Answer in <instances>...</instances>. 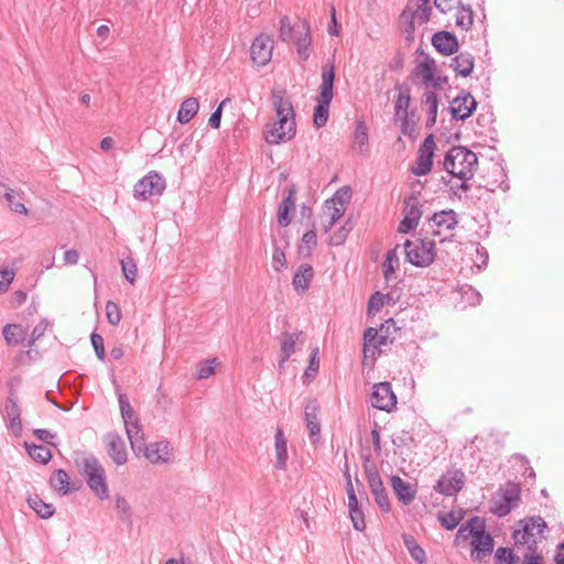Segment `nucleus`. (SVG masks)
<instances>
[{
    "label": "nucleus",
    "mask_w": 564,
    "mask_h": 564,
    "mask_svg": "<svg viewBox=\"0 0 564 564\" xmlns=\"http://www.w3.org/2000/svg\"><path fill=\"white\" fill-rule=\"evenodd\" d=\"M384 304V296L377 292L373 295H371L369 303H368V313L372 312H379Z\"/></svg>",
    "instance_id": "nucleus-58"
},
{
    "label": "nucleus",
    "mask_w": 564,
    "mask_h": 564,
    "mask_svg": "<svg viewBox=\"0 0 564 564\" xmlns=\"http://www.w3.org/2000/svg\"><path fill=\"white\" fill-rule=\"evenodd\" d=\"M90 341H91V345L94 347V350L96 352V356L100 359V360H104L105 359V347H104V338L101 335L97 334V333H93L91 336H90Z\"/></svg>",
    "instance_id": "nucleus-57"
},
{
    "label": "nucleus",
    "mask_w": 564,
    "mask_h": 564,
    "mask_svg": "<svg viewBox=\"0 0 564 564\" xmlns=\"http://www.w3.org/2000/svg\"><path fill=\"white\" fill-rule=\"evenodd\" d=\"M317 245V236L314 230H308L303 235L302 246L300 252L304 256H310L312 249Z\"/></svg>",
    "instance_id": "nucleus-48"
},
{
    "label": "nucleus",
    "mask_w": 564,
    "mask_h": 564,
    "mask_svg": "<svg viewBox=\"0 0 564 564\" xmlns=\"http://www.w3.org/2000/svg\"><path fill=\"white\" fill-rule=\"evenodd\" d=\"M391 486L398 499L404 505H409L414 500L415 489L411 484L404 481L401 477L393 476L391 478Z\"/></svg>",
    "instance_id": "nucleus-26"
},
{
    "label": "nucleus",
    "mask_w": 564,
    "mask_h": 564,
    "mask_svg": "<svg viewBox=\"0 0 564 564\" xmlns=\"http://www.w3.org/2000/svg\"><path fill=\"white\" fill-rule=\"evenodd\" d=\"M438 520L444 529H455L463 520V511L453 510L448 512H441L438 514Z\"/></svg>",
    "instance_id": "nucleus-40"
},
{
    "label": "nucleus",
    "mask_w": 564,
    "mask_h": 564,
    "mask_svg": "<svg viewBox=\"0 0 564 564\" xmlns=\"http://www.w3.org/2000/svg\"><path fill=\"white\" fill-rule=\"evenodd\" d=\"M302 332L300 333H283L281 337V355L283 359H289L295 351V344L300 340Z\"/></svg>",
    "instance_id": "nucleus-32"
},
{
    "label": "nucleus",
    "mask_w": 564,
    "mask_h": 564,
    "mask_svg": "<svg viewBox=\"0 0 564 564\" xmlns=\"http://www.w3.org/2000/svg\"><path fill=\"white\" fill-rule=\"evenodd\" d=\"M366 473L369 487L372 495L375 496L377 505L382 511H388L390 509V502L379 473L376 470V468H367Z\"/></svg>",
    "instance_id": "nucleus-18"
},
{
    "label": "nucleus",
    "mask_w": 564,
    "mask_h": 564,
    "mask_svg": "<svg viewBox=\"0 0 564 564\" xmlns=\"http://www.w3.org/2000/svg\"><path fill=\"white\" fill-rule=\"evenodd\" d=\"M286 264V259L283 250L276 246H274L273 254H272V268L275 271H281Z\"/></svg>",
    "instance_id": "nucleus-54"
},
{
    "label": "nucleus",
    "mask_w": 564,
    "mask_h": 564,
    "mask_svg": "<svg viewBox=\"0 0 564 564\" xmlns=\"http://www.w3.org/2000/svg\"><path fill=\"white\" fill-rule=\"evenodd\" d=\"M435 62L432 58H426L420 63L415 68V75L422 78L425 85L430 84L434 79Z\"/></svg>",
    "instance_id": "nucleus-37"
},
{
    "label": "nucleus",
    "mask_w": 564,
    "mask_h": 564,
    "mask_svg": "<svg viewBox=\"0 0 564 564\" xmlns=\"http://www.w3.org/2000/svg\"><path fill=\"white\" fill-rule=\"evenodd\" d=\"M107 453L118 465L127 462V451L123 440L116 434H110L107 437Z\"/></svg>",
    "instance_id": "nucleus-24"
},
{
    "label": "nucleus",
    "mask_w": 564,
    "mask_h": 564,
    "mask_svg": "<svg viewBox=\"0 0 564 564\" xmlns=\"http://www.w3.org/2000/svg\"><path fill=\"white\" fill-rule=\"evenodd\" d=\"M435 150V142L433 134H429L423 143L421 144L417 158H416V166L412 169V172L415 175H426L433 165V156Z\"/></svg>",
    "instance_id": "nucleus-15"
},
{
    "label": "nucleus",
    "mask_w": 564,
    "mask_h": 564,
    "mask_svg": "<svg viewBox=\"0 0 564 564\" xmlns=\"http://www.w3.org/2000/svg\"><path fill=\"white\" fill-rule=\"evenodd\" d=\"M4 411L7 414V417H18L21 416V410L18 405L17 400L13 398V394L10 393V395L7 399Z\"/></svg>",
    "instance_id": "nucleus-55"
},
{
    "label": "nucleus",
    "mask_w": 564,
    "mask_h": 564,
    "mask_svg": "<svg viewBox=\"0 0 564 564\" xmlns=\"http://www.w3.org/2000/svg\"><path fill=\"white\" fill-rule=\"evenodd\" d=\"M165 189V180L158 172H150L134 185L133 195L137 199H148L161 195Z\"/></svg>",
    "instance_id": "nucleus-12"
},
{
    "label": "nucleus",
    "mask_w": 564,
    "mask_h": 564,
    "mask_svg": "<svg viewBox=\"0 0 564 564\" xmlns=\"http://www.w3.org/2000/svg\"><path fill=\"white\" fill-rule=\"evenodd\" d=\"M296 134L295 120L276 119L268 123L264 130V139L270 144H279L292 140Z\"/></svg>",
    "instance_id": "nucleus-11"
},
{
    "label": "nucleus",
    "mask_w": 564,
    "mask_h": 564,
    "mask_svg": "<svg viewBox=\"0 0 564 564\" xmlns=\"http://www.w3.org/2000/svg\"><path fill=\"white\" fill-rule=\"evenodd\" d=\"M50 482L54 490L62 492L63 495L69 491V476L63 469L55 470Z\"/></svg>",
    "instance_id": "nucleus-36"
},
{
    "label": "nucleus",
    "mask_w": 564,
    "mask_h": 564,
    "mask_svg": "<svg viewBox=\"0 0 564 564\" xmlns=\"http://www.w3.org/2000/svg\"><path fill=\"white\" fill-rule=\"evenodd\" d=\"M403 541L409 553L417 564H424L426 556L425 551L416 541L409 534L403 535Z\"/></svg>",
    "instance_id": "nucleus-35"
},
{
    "label": "nucleus",
    "mask_w": 564,
    "mask_h": 564,
    "mask_svg": "<svg viewBox=\"0 0 564 564\" xmlns=\"http://www.w3.org/2000/svg\"><path fill=\"white\" fill-rule=\"evenodd\" d=\"M465 484V474L460 470L446 471L436 482L434 489L445 496L456 495Z\"/></svg>",
    "instance_id": "nucleus-16"
},
{
    "label": "nucleus",
    "mask_w": 564,
    "mask_h": 564,
    "mask_svg": "<svg viewBox=\"0 0 564 564\" xmlns=\"http://www.w3.org/2000/svg\"><path fill=\"white\" fill-rule=\"evenodd\" d=\"M520 499V487L514 482H507L490 501V510L498 517L507 516L517 507Z\"/></svg>",
    "instance_id": "nucleus-10"
},
{
    "label": "nucleus",
    "mask_w": 564,
    "mask_h": 564,
    "mask_svg": "<svg viewBox=\"0 0 564 564\" xmlns=\"http://www.w3.org/2000/svg\"><path fill=\"white\" fill-rule=\"evenodd\" d=\"M24 446L28 454L37 463L46 464L52 458L51 451L43 445H36L25 442Z\"/></svg>",
    "instance_id": "nucleus-33"
},
{
    "label": "nucleus",
    "mask_w": 564,
    "mask_h": 564,
    "mask_svg": "<svg viewBox=\"0 0 564 564\" xmlns=\"http://www.w3.org/2000/svg\"><path fill=\"white\" fill-rule=\"evenodd\" d=\"M14 271L12 269L0 270V293L8 291L10 284L14 279Z\"/></svg>",
    "instance_id": "nucleus-56"
},
{
    "label": "nucleus",
    "mask_w": 564,
    "mask_h": 564,
    "mask_svg": "<svg viewBox=\"0 0 564 564\" xmlns=\"http://www.w3.org/2000/svg\"><path fill=\"white\" fill-rule=\"evenodd\" d=\"M401 120V131L405 135H411L414 131L415 123L409 118V113L398 117Z\"/></svg>",
    "instance_id": "nucleus-63"
},
{
    "label": "nucleus",
    "mask_w": 564,
    "mask_h": 564,
    "mask_svg": "<svg viewBox=\"0 0 564 564\" xmlns=\"http://www.w3.org/2000/svg\"><path fill=\"white\" fill-rule=\"evenodd\" d=\"M335 67L333 63L326 64L322 69V84L319 86L317 105L314 108L313 122L316 128H322L328 120V109L333 99Z\"/></svg>",
    "instance_id": "nucleus-3"
},
{
    "label": "nucleus",
    "mask_w": 564,
    "mask_h": 564,
    "mask_svg": "<svg viewBox=\"0 0 564 564\" xmlns=\"http://www.w3.org/2000/svg\"><path fill=\"white\" fill-rule=\"evenodd\" d=\"M398 330L395 322L390 318L381 324L379 329L369 327L364 334V355L365 358L375 357L380 346L392 343L394 337L393 333Z\"/></svg>",
    "instance_id": "nucleus-7"
},
{
    "label": "nucleus",
    "mask_w": 564,
    "mask_h": 564,
    "mask_svg": "<svg viewBox=\"0 0 564 564\" xmlns=\"http://www.w3.org/2000/svg\"><path fill=\"white\" fill-rule=\"evenodd\" d=\"M370 402L373 408L391 412L397 405V395L392 391L389 382L376 383L372 388Z\"/></svg>",
    "instance_id": "nucleus-13"
},
{
    "label": "nucleus",
    "mask_w": 564,
    "mask_h": 564,
    "mask_svg": "<svg viewBox=\"0 0 564 564\" xmlns=\"http://www.w3.org/2000/svg\"><path fill=\"white\" fill-rule=\"evenodd\" d=\"M106 316L111 325H118L121 321V312L119 306L115 303L109 301L106 304Z\"/></svg>",
    "instance_id": "nucleus-50"
},
{
    "label": "nucleus",
    "mask_w": 564,
    "mask_h": 564,
    "mask_svg": "<svg viewBox=\"0 0 564 564\" xmlns=\"http://www.w3.org/2000/svg\"><path fill=\"white\" fill-rule=\"evenodd\" d=\"M475 66V58L469 52H462L452 59L451 67L460 76L467 77Z\"/></svg>",
    "instance_id": "nucleus-27"
},
{
    "label": "nucleus",
    "mask_w": 564,
    "mask_h": 564,
    "mask_svg": "<svg viewBox=\"0 0 564 564\" xmlns=\"http://www.w3.org/2000/svg\"><path fill=\"white\" fill-rule=\"evenodd\" d=\"M433 46L444 55H451L458 50V42L455 35L449 32L441 31L432 37Z\"/></svg>",
    "instance_id": "nucleus-23"
},
{
    "label": "nucleus",
    "mask_w": 564,
    "mask_h": 564,
    "mask_svg": "<svg viewBox=\"0 0 564 564\" xmlns=\"http://www.w3.org/2000/svg\"><path fill=\"white\" fill-rule=\"evenodd\" d=\"M457 224V214L453 209L435 213L430 219V226L433 228V235L435 236L441 235L442 229L453 230Z\"/></svg>",
    "instance_id": "nucleus-21"
},
{
    "label": "nucleus",
    "mask_w": 564,
    "mask_h": 564,
    "mask_svg": "<svg viewBox=\"0 0 564 564\" xmlns=\"http://www.w3.org/2000/svg\"><path fill=\"white\" fill-rule=\"evenodd\" d=\"M477 101L469 94L457 96L451 102L449 111L454 119L466 120L476 110Z\"/></svg>",
    "instance_id": "nucleus-17"
},
{
    "label": "nucleus",
    "mask_w": 564,
    "mask_h": 564,
    "mask_svg": "<svg viewBox=\"0 0 564 564\" xmlns=\"http://www.w3.org/2000/svg\"><path fill=\"white\" fill-rule=\"evenodd\" d=\"M465 531H458V534L454 539V544L456 546H463V544L469 541L470 557L475 562H486L487 558L491 555L495 547L494 538L489 534L488 531H467V534H464Z\"/></svg>",
    "instance_id": "nucleus-5"
},
{
    "label": "nucleus",
    "mask_w": 564,
    "mask_h": 564,
    "mask_svg": "<svg viewBox=\"0 0 564 564\" xmlns=\"http://www.w3.org/2000/svg\"><path fill=\"white\" fill-rule=\"evenodd\" d=\"M313 279V268L310 264H302L293 276V286L296 291H305Z\"/></svg>",
    "instance_id": "nucleus-30"
},
{
    "label": "nucleus",
    "mask_w": 564,
    "mask_h": 564,
    "mask_svg": "<svg viewBox=\"0 0 564 564\" xmlns=\"http://www.w3.org/2000/svg\"><path fill=\"white\" fill-rule=\"evenodd\" d=\"M422 212L419 207V200L415 196H410L405 200L404 216L415 220L419 224Z\"/></svg>",
    "instance_id": "nucleus-46"
},
{
    "label": "nucleus",
    "mask_w": 564,
    "mask_h": 564,
    "mask_svg": "<svg viewBox=\"0 0 564 564\" xmlns=\"http://www.w3.org/2000/svg\"><path fill=\"white\" fill-rule=\"evenodd\" d=\"M215 364L216 359L212 360H205L204 362L199 364L197 368V378L198 379H207L215 372Z\"/></svg>",
    "instance_id": "nucleus-53"
},
{
    "label": "nucleus",
    "mask_w": 564,
    "mask_h": 564,
    "mask_svg": "<svg viewBox=\"0 0 564 564\" xmlns=\"http://www.w3.org/2000/svg\"><path fill=\"white\" fill-rule=\"evenodd\" d=\"M48 326H50V323L47 321H42L37 325L34 326L32 334H31L30 346L45 334Z\"/></svg>",
    "instance_id": "nucleus-60"
},
{
    "label": "nucleus",
    "mask_w": 564,
    "mask_h": 564,
    "mask_svg": "<svg viewBox=\"0 0 564 564\" xmlns=\"http://www.w3.org/2000/svg\"><path fill=\"white\" fill-rule=\"evenodd\" d=\"M76 464L91 491L100 499L108 498L106 473L100 462L93 455H82Z\"/></svg>",
    "instance_id": "nucleus-4"
},
{
    "label": "nucleus",
    "mask_w": 564,
    "mask_h": 564,
    "mask_svg": "<svg viewBox=\"0 0 564 564\" xmlns=\"http://www.w3.org/2000/svg\"><path fill=\"white\" fill-rule=\"evenodd\" d=\"M33 434L36 436L39 441H42L50 445H54L53 440L55 437V434L51 433L48 430L35 429L33 430Z\"/></svg>",
    "instance_id": "nucleus-61"
},
{
    "label": "nucleus",
    "mask_w": 564,
    "mask_h": 564,
    "mask_svg": "<svg viewBox=\"0 0 564 564\" xmlns=\"http://www.w3.org/2000/svg\"><path fill=\"white\" fill-rule=\"evenodd\" d=\"M274 451H275V463L274 467L281 470L286 469L288 463V447H286V438L283 434V431L278 427L274 435Z\"/></svg>",
    "instance_id": "nucleus-25"
},
{
    "label": "nucleus",
    "mask_w": 564,
    "mask_h": 564,
    "mask_svg": "<svg viewBox=\"0 0 564 564\" xmlns=\"http://www.w3.org/2000/svg\"><path fill=\"white\" fill-rule=\"evenodd\" d=\"M477 164L476 153L464 147H453L443 162L444 170L462 181H468L474 176Z\"/></svg>",
    "instance_id": "nucleus-1"
},
{
    "label": "nucleus",
    "mask_w": 564,
    "mask_h": 564,
    "mask_svg": "<svg viewBox=\"0 0 564 564\" xmlns=\"http://www.w3.org/2000/svg\"><path fill=\"white\" fill-rule=\"evenodd\" d=\"M395 89L399 91V95H398V98H397L395 105H394V110H395L394 116L398 118V117L405 116V113H409L408 108L410 106L411 98H410V89L408 86L397 84Z\"/></svg>",
    "instance_id": "nucleus-31"
},
{
    "label": "nucleus",
    "mask_w": 564,
    "mask_h": 564,
    "mask_svg": "<svg viewBox=\"0 0 564 564\" xmlns=\"http://www.w3.org/2000/svg\"><path fill=\"white\" fill-rule=\"evenodd\" d=\"M273 43L272 37L264 33H261L253 40L250 47V56L256 65L264 66L271 61Z\"/></svg>",
    "instance_id": "nucleus-14"
},
{
    "label": "nucleus",
    "mask_w": 564,
    "mask_h": 564,
    "mask_svg": "<svg viewBox=\"0 0 564 564\" xmlns=\"http://www.w3.org/2000/svg\"><path fill=\"white\" fill-rule=\"evenodd\" d=\"M423 102L427 108V115H433L434 117H437V96L434 91H426L423 95Z\"/></svg>",
    "instance_id": "nucleus-51"
},
{
    "label": "nucleus",
    "mask_w": 564,
    "mask_h": 564,
    "mask_svg": "<svg viewBox=\"0 0 564 564\" xmlns=\"http://www.w3.org/2000/svg\"><path fill=\"white\" fill-rule=\"evenodd\" d=\"M351 199V189L348 186H343L339 188L330 199H327L326 202L330 204L332 206H336L339 208H344V210L347 209L348 204Z\"/></svg>",
    "instance_id": "nucleus-39"
},
{
    "label": "nucleus",
    "mask_w": 564,
    "mask_h": 564,
    "mask_svg": "<svg viewBox=\"0 0 564 564\" xmlns=\"http://www.w3.org/2000/svg\"><path fill=\"white\" fill-rule=\"evenodd\" d=\"M119 406L124 422L126 433L134 453L140 454L144 447V437L139 424V417L126 394H119Z\"/></svg>",
    "instance_id": "nucleus-6"
},
{
    "label": "nucleus",
    "mask_w": 564,
    "mask_h": 564,
    "mask_svg": "<svg viewBox=\"0 0 564 564\" xmlns=\"http://www.w3.org/2000/svg\"><path fill=\"white\" fill-rule=\"evenodd\" d=\"M284 91L273 89L271 104L275 111L276 119L295 120V112L290 99L284 98Z\"/></svg>",
    "instance_id": "nucleus-19"
},
{
    "label": "nucleus",
    "mask_w": 564,
    "mask_h": 564,
    "mask_svg": "<svg viewBox=\"0 0 564 564\" xmlns=\"http://www.w3.org/2000/svg\"><path fill=\"white\" fill-rule=\"evenodd\" d=\"M368 143V130L362 121H358L354 133V147L364 152Z\"/></svg>",
    "instance_id": "nucleus-43"
},
{
    "label": "nucleus",
    "mask_w": 564,
    "mask_h": 564,
    "mask_svg": "<svg viewBox=\"0 0 564 564\" xmlns=\"http://www.w3.org/2000/svg\"><path fill=\"white\" fill-rule=\"evenodd\" d=\"M120 264L124 278L129 281V283L134 284L138 272L137 263L134 262V260L128 257L126 259H122Z\"/></svg>",
    "instance_id": "nucleus-45"
},
{
    "label": "nucleus",
    "mask_w": 564,
    "mask_h": 564,
    "mask_svg": "<svg viewBox=\"0 0 564 564\" xmlns=\"http://www.w3.org/2000/svg\"><path fill=\"white\" fill-rule=\"evenodd\" d=\"M17 196H19V194L15 193V191H13L11 188H8L7 192L4 193V198L8 202V205L11 210L19 213V214L28 215L29 209L24 206L23 203H21L20 200H17Z\"/></svg>",
    "instance_id": "nucleus-44"
},
{
    "label": "nucleus",
    "mask_w": 564,
    "mask_h": 564,
    "mask_svg": "<svg viewBox=\"0 0 564 564\" xmlns=\"http://www.w3.org/2000/svg\"><path fill=\"white\" fill-rule=\"evenodd\" d=\"M225 102H226V100H223L220 102V105L218 106V108L209 117L208 123L214 129H218L220 126L221 110H223V106L225 105Z\"/></svg>",
    "instance_id": "nucleus-64"
},
{
    "label": "nucleus",
    "mask_w": 564,
    "mask_h": 564,
    "mask_svg": "<svg viewBox=\"0 0 564 564\" xmlns=\"http://www.w3.org/2000/svg\"><path fill=\"white\" fill-rule=\"evenodd\" d=\"M140 453H144L152 464H163L170 460L171 447L169 442L165 441L155 442L150 445L144 443V447Z\"/></svg>",
    "instance_id": "nucleus-22"
},
{
    "label": "nucleus",
    "mask_w": 564,
    "mask_h": 564,
    "mask_svg": "<svg viewBox=\"0 0 564 564\" xmlns=\"http://www.w3.org/2000/svg\"><path fill=\"white\" fill-rule=\"evenodd\" d=\"M319 366L318 348L314 349L311 354L310 364L305 370V377H315Z\"/></svg>",
    "instance_id": "nucleus-59"
},
{
    "label": "nucleus",
    "mask_w": 564,
    "mask_h": 564,
    "mask_svg": "<svg viewBox=\"0 0 564 564\" xmlns=\"http://www.w3.org/2000/svg\"><path fill=\"white\" fill-rule=\"evenodd\" d=\"M279 39L282 42H293L301 59L306 61L310 57L312 36L306 20H299L295 24H291L290 19L283 17L280 20Z\"/></svg>",
    "instance_id": "nucleus-2"
},
{
    "label": "nucleus",
    "mask_w": 564,
    "mask_h": 564,
    "mask_svg": "<svg viewBox=\"0 0 564 564\" xmlns=\"http://www.w3.org/2000/svg\"><path fill=\"white\" fill-rule=\"evenodd\" d=\"M398 264H399V258H398L397 248H395V249L390 250L387 253V257H386V260L383 263V273H384L386 278H389L390 274L394 273Z\"/></svg>",
    "instance_id": "nucleus-49"
},
{
    "label": "nucleus",
    "mask_w": 564,
    "mask_h": 564,
    "mask_svg": "<svg viewBox=\"0 0 564 564\" xmlns=\"http://www.w3.org/2000/svg\"><path fill=\"white\" fill-rule=\"evenodd\" d=\"M29 506L41 517L50 518L54 513V507L51 503L44 502L39 496L29 498Z\"/></svg>",
    "instance_id": "nucleus-38"
},
{
    "label": "nucleus",
    "mask_w": 564,
    "mask_h": 564,
    "mask_svg": "<svg viewBox=\"0 0 564 564\" xmlns=\"http://www.w3.org/2000/svg\"><path fill=\"white\" fill-rule=\"evenodd\" d=\"M496 564H518L520 558L510 547L500 546L495 552Z\"/></svg>",
    "instance_id": "nucleus-41"
},
{
    "label": "nucleus",
    "mask_w": 564,
    "mask_h": 564,
    "mask_svg": "<svg viewBox=\"0 0 564 564\" xmlns=\"http://www.w3.org/2000/svg\"><path fill=\"white\" fill-rule=\"evenodd\" d=\"M346 210L344 208H339L336 206H332L327 202L323 205V213L321 216V221L324 230L327 232L329 231L338 219H340Z\"/></svg>",
    "instance_id": "nucleus-28"
},
{
    "label": "nucleus",
    "mask_w": 564,
    "mask_h": 564,
    "mask_svg": "<svg viewBox=\"0 0 564 564\" xmlns=\"http://www.w3.org/2000/svg\"><path fill=\"white\" fill-rule=\"evenodd\" d=\"M319 404L316 400H308L304 409V419L310 432L312 443L318 441L321 433V423L318 421Z\"/></svg>",
    "instance_id": "nucleus-20"
},
{
    "label": "nucleus",
    "mask_w": 564,
    "mask_h": 564,
    "mask_svg": "<svg viewBox=\"0 0 564 564\" xmlns=\"http://www.w3.org/2000/svg\"><path fill=\"white\" fill-rule=\"evenodd\" d=\"M431 12L432 8L429 6V3L422 1L420 4H416L415 8L411 3L406 4L400 15V21L402 24H404L403 33L405 34L406 41H413L415 23H426L430 20Z\"/></svg>",
    "instance_id": "nucleus-9"
},
{
    "label": "nucleus",
    "mask_w": 564,
    "mask_h": 564,
    "mask_svg": "<svg viewBox=\"0 0 564 564\" xmlns=\"http://www.w3.org/2000/svg\"><path fill=\"white\" fill-rule=\"evenodd\" d=\"M346 481H347V496H348V509H349V517L352 522H355V512L357 508V497L354 491L352 481L350 474L348 470L345 473Z\"/></svg>",
    "instance_id": "nucleus-47"
},
{
    "label": "nucleus",
    "mask_w": 564,
    "mask_h": 564,
    "mask_svg": "<svg viewBox=\"0 0 564 564\" xmlns=\"http://www.w3.org/2000/svg\"><path fill=\"white\" fill-rule=\"evenodd\" d=\"M3 337L9 345H18L25 338V330L21 325L8 324L3 327Z\"/></svg>",
    "instance_id": "nucleus-34"
},
{
    "label": "nucleus",
    "mask_w": 564,
    "mask_h": 564,
    "mask_svg": "<svg viewBox=\"0 0 564 564\" xmlns=\"http://www.w3.org/2000/svg\"><path fill=\"white\" fill-rule=\"evenodd\" d=\"M403 247L406 260L415 267H427L434 261V241L417 238L406 240Z\"/></svg>",
    "instance_id": "nucleus-8"
},
{
    "label": "nucleus",
    "mask_w": 564,
    "mask_h": 564,
    "mask_svg": "<svg viewBox=\"0 0 564 564\" xmlns=\"http://www.w3.org/2000/svg\"><path fill=\"white\" fill-rule=\"evenodd\" d=\"M199 101L195 97L186 98L177 112V121L182 124L188 123L198 112Z\"/></svg>",
    "instance_id": "nucleus-29"
},
{
    "label": "nucleus",
    "mask_w": 564,
    "mask_h": 564,
    "mask_svg": "<svg viewBox=\"0 0 564 564\" xmlns=\"http://www.w3.org/2000/svg\"><path fill=\"white\" fill-rule=\"evenodd\" d=\"M474 23V14L470 7H462L456 13V25L462 30H469Z\"/></svg>",
    "instance_id": "nucleus-42"
},
{
    "label": "nucleus",
    "mask_w": 564,
    "mask_h": 564,
    "mask_svg": "<svg viewBox=\"0 0 564 564\" xmlns=\"http://www.w3.org/2000/svg\"><path fill=\"white\" fill-rule=\"evenodd\" d=\"M291 210L292 209H290L288 206H282V205L279 206L278 221L282 227H285L291 223V217H290Z\"/></svg>",
    "instance_id": "nucleus-62"
},
{
    "label": "nucleus",
    "mask_w": 564,
    "mask_h": 564,
    "mask_svg": "<svg viewBox=\"0 0 564 564\" xmlns=\"http://www.w3.org/2000/svg\"><path fill=\"white\" fill-rule=\"evenodd\" d=\"M521 529H546V522L541 517H531L519 521Z\"/></svg>",
    "instance_id": "nucleus-52"
}]
</instances>
